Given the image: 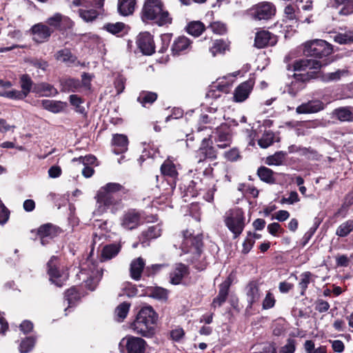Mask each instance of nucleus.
Wrapping results in <instances>:
<instances>
[{
  "label": "nucleus",
  "instance_id": "obj_11",
  "mask_svg": "<svg viewBox=\"0 0 353 353\" xmlns=\"http://www.w3.org/2000/svg\"><path fill=\"white\" fill-rule=\"evenodd\" d=\"M276 9L270 2H261L251 8L250 16L255 20H268L274 15Z\"/></svg>",
  "mask_w": 353,
  "mask_h": 353
},
{
  "label": "nucleus",
  "instance_id": "obj_63",
  "mask_svg": "<svg viewBox=\"0 0 353 353\" xmlns=\"http://www.w3.org/2000/svg\"><path fill=\"white\" fill-rule=\"evenodd\" d=\"M210 28L216 34H222L226 32L225 25L219 21L212 23Z\"/></svg>",
  "mask_w": 353,
  "mask_h": 353
},
{
  "label": "nucleus",
  "instance_id": "obj_4",
  "mask_svg": "<svg viewBox=\"0 0 353 353\" xmlns=\"http://www.w3.org/2000/svg\"><path fill=\"white\" fill-rule=\"evenodd\" d=\"M104 0H72L70 7H81L79 10V17L85 22H91L97 19V8L103 6Z\"/></svg>",
  "mask_w": 353,
  "mask_h": 353
},
{
  "label": "nucleus",
  "instance_id": "obj_30",
  "mask_svg": "<svg viewBox=\"0 0 353 353\" xmlns=\"http://www.w3.org/2000/svg\"><path fill=\"white\" fill-rule=\"evenodd\" d=\"M136 6V0H119L117 9L119 13L124 17L133 14Z\"/></svg>",
  "mask_w": 353,
  "mask_h": 353
},
{
  "label": "nucleus",
  "instance_id": "obj_21",
  "mask_svg": "<svg viewBox=\"0 0 353 353\" xmlns=\"http://www.w3.org/2000/svg\"><path fill=\"white\" fill-rule=\"evenodd\" d=\"M322 65L320 61L314 59H303L296 61L294 63V71H307L319 70Z\"/></svg>",
  "mask_w": 353,
  "mask_h": 353
},
{
  "label": "nucleus",
  "instance_id": "obj_50",
  "mask_svg": "<svg viewBox=\"0 0 353 353\" xmlns=\"http://www.w3.org/2000/svg\"><path fill=\"white\" fill-rule=\"evenodd\" d=\"M80 296L75 288L68 289L65 294V299L67 301L68 307H71L79 299Z\"/></svg>",
  "mask_w": 353,
  "mask_h": 353
},
{
  "label": "nucleus",
  "instance_id": "obj_64",
  "mask_svg": "<svg viewBox=\"0 0 353 353\" xmlns=\"http://www.w3.org/2000/svg\"><path fill=\"white\" fill-rule=\"evenodd\" d=\"M339 14L341 16H349L353 14V0H349L339 11Z\"/></svg>",
  "mask_w": 353,
  "mask_h": 353
},
{
  "label": "nucleus",
  "instance_id": "obj_38",
  "mask_svg": "<svg viewBox=\"0 0 353 353\" xmlns=\"http://www.w3.org/2000/svg\"><path fill=\"white\" fill-rule=\"evenodd\" d=\"M157 99V94L153 92L142 91L138 98L137 101L143 106L146 107L148 105H151Z\"/></svg>",
  "mask_w": 353,
  "mask_h": 353
},
{
  "label": "nucleus",
  "instance_id": "obj_23",
  "mask_svg": "<svg viewBox=\"0 0 353 353\" xmlns=\"http://www.w3.org/2000/svg\"><path fill=\"white\" fill-rule=\"evenodd\" d=\"M33 92L42 97H54L58 94L57 90L53 85L45 82L34 84Z\"/></svg>",
  "mask_w": 353,
  "mask_h": 353
},
{
  "label": "nucleus",
  "instance_id": "obj_16",
  "mask_svg": "<svg viewBox=\"0 0 353 353\" xmlns=\"http://www.w3.org/2000/svg\"><path fill=\"white\" fill-rule=\"evenodd\" d=\"M137 43L143 54L151 55L154 52V43L150 33L148 32L140 33L137 37Z\"/></svg>",
  "mask_w": 353,
  "mask_h": 353
},
{
  "label": "nucleus",
  "instance_id": "obj_60",
  "mask_svg": "<svg viewBox=\"0 0 353 353\" xmlns=\"http://www.w3.org/2000/svg\"><path fill=\"white\" fill-rule=\"evenodd\" d=\"M320 224V222L318 220L315 221L314 225L313 227L310 228L303 235V242L302 245L305 246L310 240L312 236L315 233L316 229L318 228L319 225Z\"/></svg>",
  "mask_w": 353,
  "mask_h": 353
},
{
  "label": "nucleus",
  "instance_id": "obj_9",
  "mask_svg": "<svg viewBox=\"0 0 353 353\" xmlns=\"http://www.w3.org/2000/svg\"><path fill=\"white\" fill-rule=\"evenodd\" d=\"M95 199L101 212H105L108 209L115 212L121 203V200L116 198L115 195L102 188L97 191Z\"/></svg>",
  "mask_w": 353,
  "mask_h": 353
},
{
  "label": "nucleus",
  "instance_id": "obj_41",
  "mask_svg": "<svg viewBox=\"0 0 353 353\" xmlns=\"http://www.w3.org/2000/svg\"><path fill=\"white\" fill-rule=\"evenodd\" d=\"M347 74V71L345 70H338L333 72L322 74L320 76L321 80L324 83H329L332 81H339L341 77Z\"/></svg>",
  "mask_w": 353,
  "mask_h": 353
},
{
  "label": "nucleus",
  "instance_id": "obj_7",
  "mask_svg": "<svg viewBox=\"0 0 353 353\" xmlns=\"http://www.w3.org/2000/svg\"><path fill=\"white\" fill-rule=\"evenodd\" d=\"M77 276L79 280L85 283V285L88 289L92 291L97 288L101 278V273L97 270L94 263H92L91 266H90V261H87V264L83 265L81 267V270Z\"/></svg>",
  "mask_w": 353,
  "mask_h": 353
},
{
  "label": "nucleus",
  "instance_id": "obj_31",
  "mask_svg": "<svg viewBox=\"0 0 353 353\" xmlns=\"http://www.w3.org/2000/svg\"><path fill=\"white\" fill-rule=\"evenodd\" d=\"M161 171L164 176L172 180H175L178 176L176 166L170 158H168L161 165Z\"/></svg>",
  "mask_w": 353,
  "mask_h": 353
},
{
  "label": "nucleus",
  "instance_id": "obj_5",
  "mask_svg": "<svg viewBox=\"0 0 353 353\" xmlns=\"http://www.w3.org/2000/svg\"><path fill=\"white\" fill-rule=\"evenodd\" d=\"M224 222L228 228L236 238L243 232L245 227L243 212L239 208H235L227 212L224 216Z\"/></svg>",
  "mask_w": 353,
  "mask_h": 353
},
{
  "label": "nucleus",
  "instance_id": "obj_39",
  "mask_svg": "<svg viewBox=\"0 0 353 353\" xmlns=\"http://www.w3.org/2000/svg\"><path fill=\"white\" fill-rule=\"evenodd\" d=\"M257 175L260 179L268 183H274L275 178L274 176V172L265 166H261L257 170Z\"/></svg>",
  "mask_w": 353,
  "mask_h": 353
},
{
  "label": "nucleus",
  "instance_id": "obj_6",
  "mask_svg": "<svg viewBox=\"0 0 353 353\" xmlns=\"http://www.w3.org/2000/svg\"><path fill=\"white\" fill-rule=\"evenodd\" d=\"M332 52V46L322 39L308 41L304 44L303 53L307 57L323 58Z\"/></svg>",
  "mask_w": 353,
  "mask_h": 353
},
{
  "label": "nucleus",
  "instance_id": "obj_56",
  "mask_svg": "<svg viewBox=\"0 0 353 353\" xmlns=\"http://www.w3.org/2000/svg\"><path fill=\"white\" fill-rule=\"evenodd\" d=\"M102 188H105L107 191H109L110 193H112L114 195L115 193L118 192H122L123 193L126 192L125 188L118 183H108L104 186L101 187Z\"/></svg>",
  "mask_w": 353,
  "mask_h": 353
},
{
  "label": "nucleus",
  "instance_id": "obj_52",
  "mask_svg": "<svg viewBox=\"0 0 353 353\" xmlns=\"http://www.w3.org/2000/svg\"><path fill=\"white\" fill-rule=\"evenodd\" d=\"M274 142V134L272 132H267L258 141L259 145L262 148H267Z\"/></svg>",
  "mask_w": 353,
  "mask_h": 353
},
{
  "label": "nucleus",
  "instance_id": "obj_40",
  "mask_svg": "<svg viewBox=\"0 0 353 353\" xmlns=\"http://www.w3.org/2000/svg\"><path fill=\"white\" fill-rule=\"evenodd\" d=\"M121 249L119 245L110 244L105 245L102 250L101 257L103 260H109L118 254Z\"/></svg>",
  "mask_w": 353,
  "mask_h": 353
},
{
  "label": "nucleus",
  "instance_id": "obj_61",
  "mask_svg": "<svg viewBox=\"0 0 353 353\" xmlns=\"http://www.w3.org/2000/svg\"><path fill=\"white\" fill-rule=\"evenodd\" d=\"M303 88V83L294 81L288 87L286 92L292 97H295L297 92Z\"/></svg>",
  "mask_w": 353,
  "mask_h": 353
},
{
  "label": "nucleus",
  "instance_id": "obj_46",
  "mask_svg": "<svg viewBox=\"0 0 353 353\" xmlns=\"http://www.w3.org/2000/svg\"><path fill=\"white\" fill-rule=\"evenodd\" d=\"M334 41L339 44H347L353 42V29L336 34L334 37Z\"/></svg>",
  "mask_w": 353,
  "mask_h": 353
},
{
  "label": "nucleus",
  "instance_id": "obj_55",
  "mask_svg": "<svg viewBox=\"0 0 353 353\" xmlns=\"http://www.w3.org/2000/svg\"><path fill=\"white\" fill-rule=\"evenodd\" d=\"M150 296L159 300H166L168 299V291L163 288L155 287L151 289Z\"/></svg>",
  "mask_w": 353,
  "mask_h": 353
},
{
  "label": "nucleus",
  "instance_id": "obj_27",
  "mask_svg": "<svg viewBox=\"0 0 353 353\" xmlns=\"http://www.w3.org/2000/svg\"><path fill=\"white\" fill-rule=\"evenodd\" d=\"M230 285V282L228 280L225 281L219 285V294L218 296L214 298L212 301V307H220L223 303L225 302L228 295Z\"/></svg>",
  "mask_w": 353,
  "mask_h": 353
},
{
  "label": "nucleus",
  "instance_id": "obj_1",
  "mask_svg": "<svg viewBox=\"0 0 353 353\" xmlns=\"http://www.w3.org/2000/svg\"><path fill=\"white\" fill-rule=\"evenodd\" d=\"M157 316L151 306L141 309L135 320L131 323L130 328L137 334L144 337H152L155 333V324Z\"/></svg>",
  "mask_w": 353,
  "mask_h": 353
},
{
  "label": "nucleus",
  "instance_id": "obj_14",
  "mask_svg": "<svg viewBox=\"0 0 353 353\" xmlns=\"http://www.w3.org/2000/svg\"><path fill=\"white\" fill-rule=\"evenodd\" d=\"M141 222L140 214L135 210H129L121 217V225L127 230L136 229Z\"/></svg>",
  "mask_w": 353,
  "mask_h": 353
},
{
  "label": "nucleus",
  "instance_id": "obj_19",
  "mask_svg": "<svg viewBox=\"0 0 353 353\" xmlns=\"http://www.w3.org/2000/svg\"><path fill=\"white\" fill-rule=\"evenodd\" d=\"M230 84L223 81H217L210 86L206 92L205 97L208 99H218L221 96V93H228L230 90Z\"/></svg>",
  "mask_w": 353,
  "mask_h": 353
},
{
  "label": "nucleus",
  "instance_id": "obj_13",
  "mask_svg": "<svg viewBox=\"0 0 353 353\" xmlns=\"http://www.w3.org/2000/svg\"><path fill=\"white\" fill-rule=\"evenodd\" d=\"M61 232V230L59 227L52 223H46L39 228L37 234L40 238L41 243L43 245H46L60 234Z\"/></svg>",
  "mask_w": 353,
  "mask_h": 353
},
{
  "label": "nucleus",
  "instance_id": "obj_15",
  "mask_svg": "<svg viewBox=\"0 0 353 353\" xmlns=\"http://www.w3.org/2000/svg\"><path fill=\"white\" fill-rule=\"evenodd\" d=\"M53 31V29L42 23L34 25L30 29V32L32 34V39L39 43L47 41Z\"/></svg>",
  "mask_w": 353,
  "mask_h": 353
},
{
  "label": "nucleus",
  "instance_id": "obj_26",
  "mask_svg": "<svg viewBox=\"0 0 353 353\" xmlns=\"http://www.w3.org/2000/svg\"><path fill=\"white\" fill-rule=\"evenodd\" d=\"M145 261L141 257H138L132 261L130 263V276L135 281L140 280L141 274L145 267Z\"/></svg>",
  "mask_w": 353,
  "mask_h": 353
},
{
  "label": "nucleus",
  "instance_id": "obj_59",
  "mask_svg": "<svg viewBox=\"0 0 353 353\" xmlns=\"http://www.w3.org/2000/svg\"><path fill=\"white\" fill-rule=\"evenodd\" d=\"M276 300L273 294L270 292H268L263 301L262 307L263 310L270 309L274 306Z\"/></svg>",
  "mask_w": 353,
  "mask_h": 353
},
{
  "label": "nucleus",
  "instance_id": "obj_43",
  "mask_svg": "<svg viewBox=\"0 0 353 353\" xmlns=\"http://www.w3.org/2000/svg\"><path fill=\"white\" fill-rule=\"evenodd\" d=\"M353 230V220H347L337 228L336 235L339 237L347 236Z\"/></svg>",
  "mask_w": 353,
  "mask_h": 353
},
{
  "label": "nucleus",
  "instance_id": "obj_36",
  "mask_svg": "<svg viewBox=\"0 0 353 353\" xmlns=\"http://www.w3.org/2000/svg\"><path fill=\"white\" fill-rule=\"evenodd\" d=\"M332 114L341 121L349 122L353 121V113L347 107L336 108L333 111Z\"/></svg>",
  "mask_w": 353,
  "mask_h": 353
},
{
  "label": "nucleus",
  "instance_id": "obj_8",
  "mask_svg": "<svg viewBox=\"0 0 353 353\" xmlns=\"http://www.w3.org/2000/svg\"><path fill=\"white\" fill-rule=\"evenodd\" d=\"M47 272L50 281L58 287H61L68 279V273L61 268L57 256L50 258L47 263Z\"/></svg>",
  "mask_w": 353,
  "mask_h": 353
},
{
  "label": "nucleus",
  "instance_id": "obj_29",
  "mask_svg": "<svg viewBox=\"0 0 353 353\" xmlns=\"http://www.w3.org/2000/svg\"><path fill=\"white\" fill-rule=\"evenodd\" d=\"M41 103L45 110L53 113L61 112L67 107V103L61 101L43 99Z\"/></svg>",
  "mask_w": 353,
  "mask_h": 353
},
{
  "label": "nucleus",
  "instance_id": "obj_22",
  "mask_svg": "<svg viewBox=\"0 0 353 353\" xmlns=\"http://www.w3.org/2000/svg\"><path fill=\"white\" fill-rule=\"evenodd\" d=\"M247 301L250 307L259 301L261 298V293L259 290V285L255 281L250 282L245 288Z\"/></svg>",
  "mask_w": 353,
  "mask_h": 353
},
{
  "label": "nucleus",
  "instance_id": "obj_12",
  "mask_svg": "<svg viewBox=\"0 0 353 353\" xmlns=\"http://www.w3.org/2000/svg\"><path fill=\"white\" fill-rule=\"evenodd\" d=\"M198 162H202L206 159L214 160L216 159V151L212 146V141L210 138H204L199 150L196 152Z\"/></svg>",
  "mask_w": 353,
  "mask_h": 353
},
{
  "label": "nucleus",
  "instance_id": "obj_32",
  "mask_svg": "<svg viewBox=\"0 0 353 353\" xmlns=\"http://www.w3.org/2000/svg\"><path fill=\"white\" fill-rule=\"evenodd\" d=\"M55 58L57 60L65 63L68 66L75 65L77 61V57L67 48L59 50L55 54Z\"/></svg>",
  "mask_w": 353,
  "mask_h": 353
},
{
  "label": "nucleus",
  "instance_id": "obj_24",
  "mask_svg": "<svg viewBox=\"0 0 353 353\" xmlns=\"http://www.w3.org/2000/svg\"><path fill=\"white\" fill-rule=\"evenodd\" d=\"M113 152L116 154L125 152L128 150V140L124 134H114L112 138Z\"/></svg>",
  "mask_w": 353,
  "mask_h": 353
},
{
  "label": "nucleus",
  "instance_id": "obj_45",
  "mask_svg": "<svg viewBox=\"0 0 353 353\" xmlns=\"http://www.w3.org/2000/svg\"><path fill=\"white\" fill-rule=\"evenodd\" d=\"M228 48V45L223 40H215L212 43V46L210 48V52L212 56L223 54Z\"/></svg>",
  "mask_w": 353,
  "mask_h": 353
},
{
  "label": "nucleus",
  "instance_id": "obj_62",
  "mask_svg": "<svg viewBox=\"0 0 353 353\" xmlns=\"http://www.w3.org/2000/svg\"><path fill=\"white\" fill-rule=\"evenodd\" d=\"M70 103L77 108V111L80 113L84 112V108L81 107V104L83 103L81 98L76 94H72L70 96Z\"/></svg>",
  "mask_w": 353,
  "mask_h": 353
},
{
  "label": "nucleus",
  "instance_id": "obj_48",
  "mask_svg": "<svg viewBox=\"0 0 353 353\" xmlns=\"http://www.w3.org/2000/svg\"><path fill=\"white\" fill-rule=\"evenodd\" d=\"M304 349L306 353H327V347L321 345L317 348L314 347V343L312 340H307L304 343Z\"/></svg>",
  "mask_w": 353,
  "mask_h": 353
},
{
  "label": "nucleus",
  "instance_id": "obj_34",
  "mask_svg": "<svg viewBox=\"0 0 353 353\" xmlns=\"http://www.w3.org/2000/svg\"><path fill=\"white\" fill-rule=\"evenodd\" d=\"M19 83L21 88V90L20 91L23 93L25 98L31 91L33 92V87L34 84L28 74H22L19 78Z\"/></svg>",
  "mask_w": 353,
  "mask_h": 353
},
{
  "label": "nucleus",
  "instance_id": "obj_37",
  "mask_svg": "<svg viewBox=\"0 0 353 353\" xmlns=\"http://www.w3.org/2000/svg\"><path fill=\"white\" fill-rule=\"evenodd\" d=\"M186 30L188 34L197 37L205 30V26L199 21H194L188 24Z\"/></svg>",
  "mask_w": 353,
  "mask_h": 353
},
{
  "label": "nucleus",
  "instance_id": "obj_57",
  "mask_svg": "<svg viewBox=\"0 0 353 353\" xmlns=\"http://www.w3.org/2000/svg\"><path fill=\"white\" fill-rule=\"evenodd\" d=\"M62 19L63 16L60 13H56L51 17H49L47 19L46 23L52 28L58 29L60 28Z\"/></svg>",
  "mask_w": 353,
  "mask_h": 353
},
{
  "label": "nucleus",
  "instance_id": "obj_44",
  "mask_svg": "<svg viewBox=\"0 0 353 353\" xmlns=\"http://www.w3.org/2000/svg\"><path fill=\"white\" fill-rule=\"evenodd\" d=\"M130 307V304L126 302H123L117 307L115 310L117 321L121 322L126 318Z\"/></svg>",
  "mask_w": 353,
  "mask_h": 353
},
{
  "label": "nucleus",
  "instance_id": "obj_42",
  "mask_svg": "<svg viewBox=\"0 0 353 353\" xmlns=\"http://www.w3.org/2000/svg\"><path fill=\"white\" fill-rule=\"evenodd\" d=\"M161 226L159 224L152 225L142 232V237L146 240L156 239L161 234Z\"/></svg>",
  "mask_w": 353,
  "mask_h": 353
},
{
  "label": "nucleus",
  "instance_id": "obj_3",
  "mask_svg": "<svg viewBox=\"0 0 353 353\" xmlns=\"http://www.w3.org/2000/svg\"><path fill=\"white\" fill-rule=\"evenodd\" d=\"M176 239L181 241L179 245L174 244V246L179 248L184 253H192L195 256H199L203 247L202 234H193L189 230H185L182 234L176 236Z\"/></svg>",
  "mask_w": 353,
  "mask_h": 353
},
{
  "label": "nucleus",
  "instance_id": "obj_54",
  "mask_svg": "<svg viewBox=\"0 0 353 353\" xmlns=\"http://www.w3.org/2000/svg\"><path fill=\"white\" fill-rule=\"evenodd\" d=\"M125 27V23L122 22H117L115 23H108L105 25L104 29L113 34H117L121 32L124 30Z\"/></svg>",
  "mask_w": 353,
  "mask_h": 353
},
{
  "label": "nucleus",
  "instance_id": "obj_58",
  "mask_svg": "<svg viewBox=\"0 0 353 353\" xmlns=\"http://www.w3.org/2000/svg\"><path fill=\"white\" fill-rule=\"evenodd\" d=\"M296 341L293 339H288L285 345L282 346L279 353H294L296 350Z\"/></svg>",
  "mask_w": 353,
  "mask_h": 353
},
{
  "label": "nucleus",
  "instance_id": "obj_18",
  "mask_svg": "<svg viewBox=\"0 0 353 353\" xmlns=\"http://www.w3.org/2000/svg\"><path fill=\"white\" fill-rule=\"evenodd\" d=\"M276 42V37L268 30H260L256 33L254 46L257 48H263L268 46H274Z\"/></svg>",
  "mask_w": 353,
  "mask_h": 353
},
{
  "label": "nucleus",
  "instance_id": "obj_2",
  "mask_svg": "<svg viewBox=\"0 0 353 353\" xmlns=\"http://www.w3.org/2000/svg\"><path fill=\"white\" fill-rule=\"evenodd\" d=\"M141 19L144 22L152 21L159 26L172 23V17L161 0H145Z\"/></svg>",
  "mask_w": 353,
  "mask_h": 353
},
{
  "label": "nucleus",
  "instance_id": "obj_10",
  "mask_svg": "<svg viewBox=\"0 0 353 353\" xmlns=\"http://www.w3.org/2000/svg\"><path fill=\"white\" fill-rule=\"evenodd\" d=\"M147 343L141 338L126 336L119 343L121 353H145Z\"/></svg>",
  "mask_w": 353,
  "mask_h": 353
},
{
  "label": "nucleus",
  "instance_id": "obj_53",
  "mask_svg": "<svg viewBox=\"0 0 353 353\" xmlns=\"http://www.w3.org/2000/svg\"><path fill=\"white\" fill-rule=\"evenodd\" d=\"M312 274L310 272H305L301 274L300 281L299 286L301 290V294L304 295L305 291L307 288L308 285L310 283Z\"/></svg>",
  "mask_w": 353,
  "mask_h": 353
},
{
  "label": "nucleus",
  "instance_id": "obj_49",
  "mask_svg": "<svg viewBox=\"0 0 353 353\" xmlns=\"http://www.w3.org/2000/svg\"><path fill=\"white\" fill-rule=\"evenodd\" d=\"M35 339L34 337H26L23 339L19 345L21 353H28L30 352L34 346Z\"/></svg>",
  "mask_w": 353,
  "mask_h": 353
},
{
  "label": "nucleus",
  "instance_id": "obj_35",
  "mask_svg": "<svg viewBox=\"0 0 353 353\" xmlns=\"http://www.w3.org/2000/svg\"><path fill=\"white\" fill-rule=\"evenodd\" d=\"M61 91L65 92H77L81 87L79 80L74 79H68L61 81Z\"/></svg>",
  "mask_w": 353,
  "mask_h": 353
},
{
  "label": "nucleus",
  "instance_id": "obj_51",
  "mask_svg": "<svg viewBox=\"0 0 353 353\" xmlns=\"http://www.w3.org/2000/svg\"><path fill=\"white\" fill-rule=\"evenodd\" d=\"M216 137L214 141L216 143L221 142H230L231 143V135L229 133V130L227 129L223 130V129H217L216 132Z\"/></svg>",
  "mask_w": 353,
  "mask_h": 353
},
{
  "label": "nucleus",
  "instance_id": "obj_28",
  "mask_svg": "<svg viewBox=\"0 0 353 353\" xmlns=\"http://www.w3.org/2000/svg\"><path fill=\"white\" fill-rule=\"evenodd\" d=\"M191 48L190 40L184 36L179 37L172 46V52L173 54H179L181 52H185Z\"/></svg>",
  "mask_w": 353,
  "mask_h": 353
},
{
  "label": "nucleus",
  "instance_id": "obj_20",
  "mask_svg": "<svg viewBox=\"0 0 353 353\" xmlns=\"http://www.w3.org/2000/svg\"><path fill=\"white\" fill-rule=\"evenodd\" d=\"M324 109V104L320 100H311L299 105L296 112L298 114H312Z\"/></svg>",
  "mask_w": 353,
  "mask_h": 353
},
{
  "label": "nucleus",
  "instance_id": "obj_25",
  "mask_svg": "<svg viewBox=\"0 0 353 353\" xmlns=\"http://www.w3.org/2000/svg\"><path fill=\"white\" fill-rule=\"evenodd\" d=\"M188 268L186 265L179 263L170 273V283L174 285L181 283L182 279L188 274Z\"/></svg>",
  "mask_w": 353,
  "mask_h": 353
},
{
  "label": "nucleus",
  "instance_id": "obj_47",
  "mask_svg": "<svg viewBox=\"0 0 353 353\" xmlns=\"http://www.w3.org/2000/svg\"><path fill=\"white\" fill-rule=\"evenodd\" d=\"M285 152L283 151L277 152L273 155L268 157L266 159V163L270 165H281L285 158Z\"/></svg>",
  "mask_w": 353,
  "mask_h": 353
},
{
  "label": "nucleus",
  "instance_id": "obj_17",
  "mask_svg": "<svg viewBox=\"0 0 353 353\" xmlns=\"http://www.w3.org/2000/svg\"><path fill=\"white\" fill-rule=\"evenodd\" d=\"M254 85L253 79L241 83L234 90V100L236 102H243L245 101L251 93Z\"/></svg>",
  "mask_w": 353,
  "mask_h": 353
},
{
  "label": "nucleus",
  "instance_id": "obj_33",
  "mask_svg": "<svg viewBox=\"0 0 353 353\" xmlns=\"http://www.w3.org/2000/svg\"><path fill=\"white\" fill-rule=\"evenodd\" d=\"M298 0L292 3L288 4L284 8V17L286 20L297 21L299 20V8L297 4Z\"/></svg>",
  "mask_w": 353,
  "mask_h": 353
}]
</instances>
